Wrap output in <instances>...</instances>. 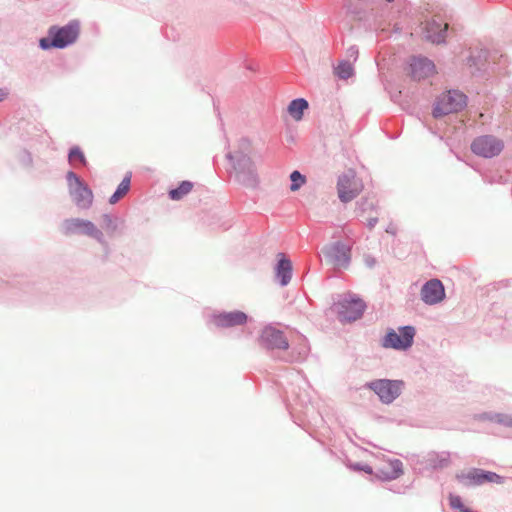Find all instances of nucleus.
Listing matches in <instances>:
<instances>
[{
	"label": "nucleus",
	"mask_w": 512,
	"mask_h": 512,
	"mask_svg": "<svg viewBox=\"0 0 512 512\" xmlns=\"http://www.w3.org/2000/svg\"><path fill=\"white\" fill-rule=\"evenodd\" d=\"M79 35V24L75 21L63 27L52 26L48 36L40 40L43 49L64 48L74 43Z\"/></svg>",
	"instance_id": "f257e3e1"
},
{
	"label": "nucleus",
	"mask_w": 512,
	"mask_h": 512,
	"mask_svg": "<svg viewBox=\"0 0 512 512\" xmlns=\"http://www.w3.org/2000/svg\"><path fill=\"white\" fill-rule=\"evenodd\" d=\"M66 178L75 204L83 209L91 207L94 198L92 190L72 171L67 173Z\"/></svg>",
	"instance_id": "f03ea898"
},
{
	"label": "nucleus",
	"mask_w": 512,
	"mask_h": 512,
	"mask_svg": "<svg viewBox=\"0 0 512 512\" xmlns=\"http://www.w3.org/2000/svg\"><path fill=\"white\" fill-rule=\"evenodd\" d=\"M466 106V96L459 91L443 93L433 110L435 117H441L450 113H456Z\"/></svg>",
	"instance_id": "7ed1b4c3"
},
{
	"label": "nucleus",
	"mask_w": 512,
	"mask_h": 512,
	"mask_svg": "<svg viewBox=\"0 0 512 512\" xmlns=\"http://www.w3.org/2000/svg\"><path fill=\"white\" fill-rule=\"evenodd\" d=\"M62 232L65 235L81 233L89 237H93L99 242L103 241V234L99 229H97L95 224L89 220H84L80 218L66 219L62 223Z\"/></svg>",
	"instance_id": "20e7f679"
},
{
	"label": "nucleus",
	"mask_w": 512,
	"mask_h": 512,
	"mask_svg": "<svg viewBox=\"0 0 512 512\" xmlns=\"http://www.w3.org/2000/svg\"><path fill=\"white\" fill-rule=\"evenodd\" d=\"M363 185L353 171L342 174L337 182L338 197L342 202H349L359 195Z\"/></svg>",
	"instance_id": "39448f33"
},
{
	"label": "nucleus",
	"mask_w": 512,
	"mask_h": 512,
	"mask_svg": "<svg viewBox=\"0 0 512 512\" xmlns=\"http://www.w3.org/2000/svg\"><path fill=\"white\" fill-rule=\"evenodd\" d=\"M236 179L245 187H255L258 184V175L255 162L248 156L237 159L235 164Z\"/></svg>",
	"instance_id": "423d86ee"
},
{
	"label": "nucleus",
	"mask_w": 512,
	"mask_h": 512,
	"mask_svg": "<svg viewBox=\"0 0 512 512\" xmlns=\"http://www.w3.org/2000/svg\"><path fill=\"white\" fill-rule=\"evenodd\" d=\"M503 142L490 135L480 136L471 144V150L478 156L491 158L497 156L503 150Z\"/></svg>",
	"instance_id": "0eeeda50"
},
{
	"label": "nucleus",
	"mask_w": 512,
	"mask_h": 512,
	"mask_svg": "<svg viewBox=\"0 0 512 512\" xmlns=\"http://www.w3.org/2000/svg\"><path fill=\"white\" fill-rule=\"evenodd\" d=\"M369 388L372 389L384 403H391L396 397L399 396L402 382L380 379L369 383Z\"/></svg>",
	"instance_id": "6e6552de"
},
{
	"label": "nucleus",
	"mask_w": 512,
	"mask_h": 512,
	"mask_svg": "<svg viewBox=\"0 0 512 512\" xmlns=\"http://www.w3.org/2000/svg\"><path fill=\"white\" fill-rule=\"evenodd\" d=\"M414 336L415 329L412 326L402 327L399 333L391 330L385 336L383 345L387 348L407 349L412 345Z\"/></svg>",
	"instance_id": "1a4fd4ad"
},
{
	"label": "nucleus",
	"mask_w": 512,
	"mask_h": 512,
	"mask_svg": "<svg viewBox=\"0 0 512 512\" xmlns=\"http://www.w3.org/2000/svg\"><path fill=\"white\" fill-rule=\"evenodd\" d=\"M457 479L466 486L482 485L486 482L503 483V478L500 475L482 469H471L467 473L458 474Z\"/></svg>",
	"instance_id": "9d476101"
},
{
	"label": "nucleus",
	"mask_w": 512,
	"mask_h": 512,
	"mask_svg": "<svg viewBox=\"0 0 512 512\" xmlns=\"http://www.w3.org/2000/svg\"><path fill=\"white\" fill-rule=\"evenodd\" d=\"M366 308L363 300L359 298L344 299L338 303V316L342 322H351L359 319Z\"/></svg>",
	"instance_id": "9b49d317"
},
{
	"label": "nucleus",
	"mask_w": 512,
	"mask_h": 512,
	"mask_svg": "<svg viewBox=\"0 0 512 512\" xmlns=\"http://www.w3.org/2000/svg\"><path fill=\"white\" fill-rule=\"evenodd\" d=\"M260 344L267 349L286 350L289 346L283 332L271 326L262 330Z\"/></svg>",
	"instance_id": "f8f14e48"
},
{
	"label": "nucleus",
	"mask_w": 512,
	"mask_h": 512,
	"mask_svg": "<svg viewBox=\"0 0 512 512\" xmlns=\"http://www.w3.org/2000/svg\"><path fill=\"white\" fill-rule=\"evenodd\" d=\"M330 263L338 268H346L351 258V247L342 243H336L324 250Z\"/></svg>",
	"instance_id": "ddd939ff"
},
{
	"label": "nucleus",
	"mask_w": 512,
	"mask_h": 512,
	"mask_svg": "<svg viewBox=\"0 0 512 512\" xmlns=\"http://www.w3.org/2000/svg\"><path fill=\"white\" fill-rule=\"evenodd\" d=\"M421 297L427 304H436L441 302L445 297V291L442 283L437 279L428 281L422 287Z\"/></svg>",
	"instance_id": "4468645a"
},
{
	"label": "nucleus",
	"mask_w": 512,
	"mask_h": 512,
	"mask_svg": "<svg viewBox=\"0 0 512 512\" xmlns=\"http://www.w3.org/2000/svg\"><path fill=\"white\" fill-rule=\"evenodd\" d=\"M447 29V23H442L440 20L436 19L427 21L423 26L425 38L436 44L444 42Z\"/></svg>",
	"instance_id": "2eb2a0df"
},
{
	"label": "nucleus",
	"mask_w": 512,
	"mask_h": 512,
	"mask_svg": "<svg viewBox=\"0 0 512 512\" xmlns=\"http://www.w3.org/2000/svg\"><path fill=\"white\" fill-rule=\"evenodd\" d=\"M247 315L242 311L223 312L214 316V324L220 328H231L244 325Z\"/></svg>",
	"instance_id": "dca6fc26"
},
{
	"label": "nucleus",
	"mask_w": 512,
	"mask_h": 512,
	"mask_svg": "<svg viewBox=\"0 0 512 512\" xmlns=\"http://www.w3.org/2000/svg\"><path fill=\"white\" fill-rule=\"evenodd\" d=\"M403 474V465L400 460H384L377 468L376 476L384 481L394 480Z\"/></svg>",
	"instance_id": "f3484780"
},
{
	"label": "nucleus",
	"mask_w": 512,
	"mask_h": 512,
	"mask_svg": "<svg viewBox=\"0 0 512 512\" xmlns=\"http://www.w3.org/2000/svg\"><path fill=\"white\" fill-rule=\"evenodd\" d=\"M411 74L415 79H424L435 73V65L427 58L414 57L410 63Z\"/></svg>",
	"instance_id": "a211bd4d"
},
{
	"label": "nucleus",
	"mask_w": 512,
	"mask_h": 512,
	"mask_svg": "<svg viewBox=\"0 0 512 512\" xmlns=\"http://www.w3.org/2000/svg\"><path fill=\"white\" fill-rule=\"evenodd\" d=\"M279 261L276 268V275L280 278L281 285H287L292 277V263L284 254H278Z\"/></svg>",
	"instance_id": "6ab92c4d"
},
{
	"label": "nucleus",
	"mask_w": 512,
	"mask_h": 512,
	"mask_svg": "<svg viewBox=\"0 0 512 512\" xmlns=\"http://www.w3.org/2000/svg\"><path fill=\"white\" fill-rule=\"evenodd\" d=\"M308 108V102L305 99L299 98L290 102L288 112L296 121L302 119L303 112Z\"/></svg>",
	"instance_id": "aec40b11"
},
{
	"label": "nucleus",
	"mask_w": 512,
	"mask_h": 512,
	"mask_svg": "<svg viewBox=\"0 0 512 512\" xmlns=\"http://www.w3.org/2000/svg\"><path fill=\"white\" fill-rule=\"evenodd\" d=\"M131 176L127 175L121 183L118 185L114 194L110 197L109 203L116 204L120 199H122L130 189Z\"/></svg>",
	"instance_id": "412c9836"
},
{
	"label": "nucleus",
	"mask_w": 512,
	"mask_h": 512,
	"mask_svg": "<svg viewBox=\"0 0 512 512\" xmlns=\"http://www.w3.org/2000/svg\"><path fill=\"white\" fill-rule=\"evenodd\" d=\"M192 189H193V183L192 182H190V181H183V182H181V184L176 189H172L169 192V196H170V198L172 200H176L177 201V200L182 199L188 193H190Z\"/></svg>",
	"instance_id": "4be33fe9"
},
{
	"label": "nucleus",
	"mask_w": 512,
	"mask_h": 512,
	"mask_svg": "<svg viewBox=\"0 0 512 512\" xmlns=\"http://www.w3.org/2000/svg\"><path fill=\"white\" fill-rule=\"evenodd\" d=\"M290 180V190L292 192L298 191L306 183V177L296 170L290 174Z\"/></svg>",
	"instance_id": "5701e85b"
},
{
	"label": "nucleus",
	"mask_w": 512,
	"mask_h": 512,
	"mask_svg": "<svg viewBox=\"0 0 512 512\" xmlns=\"http://www.w3.org/2000/svg\"><path fill=\"white\" fill-rule=\"evenodd\" d=\"M335 73L341 79H347L353 75V67L348 62H341L335 69Z\"/></svg>",
	"instance_id": "b1692460"
},
{
	"label": "nucleus",
	"mask_w": 512,
	"mask_h": 512,
	"mask_svg": "<svg viewBox=\"0 0 512 512\" xmlns=\"http://www.w3.org/2000/svg\"><path fill=\"white\" fill-rule=\"evenodd\" d=\"M68 158L70 163H73L76 160L80 161L83 165H86L87 163L84 153L79 147L71 148Z\"/></svg>",
	"instance_id": "393cba45"
},
{
	"label": "nucleus",
	"mask_w": 512,
	"mask_h": 512,
	"mask_svg": "<svg viewBox=\"0 0 512 512\" xmlns=\"http://www.w3.org/2000/svg\"><path fill=\"white\" fill-rule=\"evenodd\" d=\"M489 420L498 422L505 426H512V417L505 414H496L494 417L489 418Z\"/></svg>",
	"instance_id": "a878e982"
},
{
	"label": "nucleus",
	"mask_w": 512,
	"mask_h": 512,
	"mask_svg": "<svg viewBox=\"0 0 512 512\" xmlns=\"http://www.w3.org/2000/svg\"><path fill=\"white\" fill-rule=\"evenodd\" d=\"M449 504L453 509L462 510L465 508L460 496L451 494L449 496Z\"/></svg>",
	"instance_id": "bb28decb"
},
{
	"label": "nucleus",
	"mask_w": 512,
	"mask_h": 512,
	"mask_svg": "<svg viewBox=\"0 0 512 512\" xmlns=\"http://www.w3.org/2000/svg\"><path fill=\"white\" fill-rule=\"evenodd\" d=\"M353 469L361 470V471H364V472H366L368 474H372L373 473L372 467L369 466V465L360 466V465L356 464V465H353Z\"/></svg>",
	"instance_id": "cd10ccee"
},
{
	"label": "nucleus",
	"mask_w": 512,
	"mask_h": 512,
	"mask_svg": "<svg viewBox=\"0 0 512 512\" xmlns=\"http://www.w3.org/2000/svg\"><path fill=\"white\" fill-rule=\"evenodd\" d=\"M8 96V92L5 89H0V102Z\"/></svg>",
	"instance_id": "c85d7f7f"
},
{
	"label": "nucleus",
	"mask_w": 512,
	"mask_h": 512,
	"mask_svg": "<svg viewBox=\"0 0 512 512\" xmlns=\"http://www.w3.org/2000/svg\"><path fill=\"white\" fill-rule=\"evenodd\" d=\"M461 512H472V510H470L469 508L465 507L464 509L461 510Z\"/></svg>",
	"instance_id": "c756f323"
},
{
	"label": "nucleus",
	"mask_w": 512,
	"mask_h": 512,
	"mask_svg": "<svg viewBox=\"0 0 512 512\" xmlns=\"http://www.w3.org/2000/svg\"><path fill=\"white\" fill-rule=\"evenodd\" d=\"M367 263H368L369 266H371V265H373L374 261L373 260H368Z\"/></svg>",
	"instance_id": "7c9ffc66"
}]
</instances>
